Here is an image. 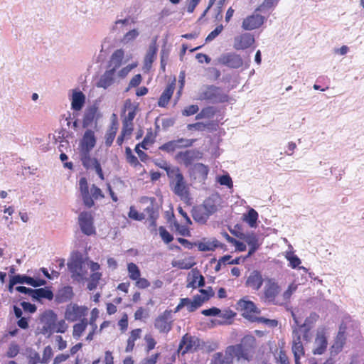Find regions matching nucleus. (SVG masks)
<instances>
[{
  "mask_svg": "<svg viewBox=\"0 0 364 364\" xmlns=\"http://www.w3.org/2000/svg\"><path fill=\"white\" fill-rule=\"evenodd\" d=\"M168 178L173 192L181 200H188L190 199L189 186L179 168L177 167L173 171H169Z\"/></svg>",
  "mask_w": 364,
  "mask_h": 364,
  "instance_id": "nucleus-1",
  "label": "nucleus"
},
{
  "mask_svg": "<svg viewBox=\"0 0 364 364\" xmlns=\"http://www.w3.org/2000/svg\"><path fill=\"white\" fill-rule=\"evenodd\" d=\"M198 99L207 100L211 103H223L228 101L229 97L223 90L215 85H204L199 92Z\"/></svg>",
  "mask_w": 364,
  "mask_h": 364,
  "instance_id": "nucleus-2",
  "label": "nucleus"
},
{
  "mask_svg": "<svg viewBox=\"0 0 364 364\" xmlns=\"http://www.w3.org/2000/svg\"><path fill=\"white\" fill-rule=\"evenodd\" d=\"M68 268L73 280L82 282L87 279L89 264L82 257L72 258L68 263Z\"/></svg>",
  "mask_w": 364,
  "mask_h": 364,
  "instance_id": "nucleus-3",
  "label": "nucleus"
},
{
  "mask_svg": "<svg viewBox=\"0 0 364 364\" xmlns=\"http://www.w3.org/2000/svg\"><path fill=\"white\" fill-rule=\"evenodd\" d=\"M44 318L46 319V326L43 328L47 332L65 333L68 328V324L63 319L55 323L57 316L53 311L46 312Z\"/></svg>",
  "mask_w": 364,
  "mask_h": 364,
  "instance_id": "nucleus-4",
  "label": "nucleus"
},
{
  "mask_svg": "<svg viewBox=\"0 0 364 364\" xmlns=\"http://www.w3.org/2000/svg\"><path fill=\"white\" fill-rule=\"evenodd\" d=\"M253 353L247 348L237 344L228 346L225 350V355L223 356V358L230 359V364H232L234 357H236L237 360L244 359L250 360L252 358Z\"/></svg>",
  "mask_w": 364,
  "mask_h": 364,
  "instance_id": "nucleus-5",
  "label": "nucleus"
},
{
  "mask_svg": "<svg viewBox=\"0 0 364 364\" xmlns=\"http://www.w3.org/2000/svg\"><path fill=\"white\" fill-rule=\"evenodd\" d=\"M172 311L166 310L159 315L154 321V327L160 333H167L172 328Z\"/></svg>",
  "mask_w": 364,
  "mask_h": 364,
  "instance_id": "nucleus-6",
  "label": "nucleus"
},
{
  "mask_svg": "<svg viewBox=\"0 0 364 364\" xmlns=\"http://www.w3.org/2000/svg\"><path fill=\"white\" fill-rule=\"evenodd\" d=\"M87 312V307L70 303L66 306L64 315L65 319L74 322L85 316Z\"/></svg>",
  "mask_w": 364,
  "mask_h": 364,
  "instance_id": "nucleus-7",
  "label": "nucleus"
},
{
  "mask_svg": "<svg viewBox=\"0 0 364 364\" xmlns=\"http://www.w3.org/2000/svg\"><path fill=\"white\" fill-rule=\"evenodd\" d=\"M78 223L81 231L87 235L95 233V228L93 225V217L91 213L83 211L78 217Z\"/></svg>",
  "mask_w": 364,
  "mask_h": 364,
  "instance_id": "nucleus-8",
  "label": "nucleus"
},
{
  "mask_svg": "<svg viewBox=\"0 0 364 364\" xmlns=\"http://www.w3.org/2000/svg\"><path fill=\"white\" fill-rule=\"evenodd\" d=\"M219 63L228 68L237 69L244 65V60L241 56L235 53H228L223 54L218 58Z\"/></svg>",
  "mask_w": 364,
  "mask_h": 364,
  "instance_id": "nucleus-9",
  "label": "nucleus"
},
{
  "mask_svg": "<svg viewBox=\"0 0 364 364\" xmlns=\"http://www.w3.org/2000/svg\"><path fill=\"white\" fill-rule=\"evenodd\" d=\"M280 291V287L278 284L272 279H269L266 281L264 294L265 299L269 302H272L274 304H282L280 301L276 300V297Z\"/></svg>",
  "mask_w": 364,
  "mask_h": 364,
  "instance_id": "nucleus-10",
  "label": "nucleus"
},
{
  "mask_svg": "<svg viewBox=\"0 0 364 364\" xmlns=\"http://www.w3.org/2000/svg\"><path fill=\"white\" fill-rule=\"evenodd\" d=\"M194 141V139L181 138L164 144L159 147V149L168 153H171L178 149L190 147L193 145Z\"/></svg>",
  "mask_w": 364,
  "mask_h": 364,
  "instance_id": "nucleus-11",
  "label": "nucleus"
},
{
  "mask_svg": "<svg viewBox=\"0 0 364 364\" xmlns=\"http://www.w3.org/2000/svg\"><path fill=\"white\" fill-rule=\"evenodd\" d=\"M202 153L196 149L186 150L185 151L178 152L175 159L180 163H183L185 166L188 167L195 160L202 158Z\"/></svg>",
  "mask_w": 364,
  "mask_h": 364,
  "instance_id": "nucleus-12",
  "label": "nucleus"
},
{
  "mask_svg": "<svg viewBox=\"0 0 364 364\" xmlns=\"http://www.w3.org/2000/svg\"><path fill=\"white\" fill-rule=\"evenodd\" d=\"M96 141L94 131L87 129L80 141L78 151H92L95 146Z\"/></svg>",
  "mask_w": 364,
  "mask_h": 364,
  "instance_id": "nucleus-13",
  "label": "nucleus"
},
{
  "mask_svg": "<svg viewBox=\"0 0 364 364\" xmlns=\"http://www.w3.org/2000/svg\"><path fill=\"white\" fill-rule=\"evenodd\" d=\"M198 345V339L196 337L186 334L180 342L178 350L183 355L196 350Z\"/></svg>",
  "mask_w": 364,
  "mask_h": 364,
  "instance_id": "nucleus-14",
  "label": "nucleus"
},
{
  "mask_svg": "<svg viewBox=\"0 0 364 364\" xmlns=\"http://www.w3.org/2000/svg\"><path fill=\"white\" fill-rule=\"evenodd\" d=\"M254 42V36L250 33H245L235 38L233 46L236 50H244L250 47Z\"/></svg>",
  "mask_w": 364,
  "mask_h": 364,
  "instance_id": "nucleus-15",
  "label": "nucleus"
},
{
  "mask_svg": "<svg viewBox=\"0 0 364 364\" xmlns=\"http://www.w3.org/2000/svg\"><path fill=\"white\" fill-rule=\"evenodd\" d=\"M293 341L291 350L294 357L301 358L304 355L303 344L301 341L299 329L294 328L292 332Z\"/></svg>",
  "mask_w": 364,
  "mask_h": 364,
  "instance_id": "nucleus-16",
  "label": "nucleus"
},
{
  "mask_svg": "<svg viewBox=\"0 0 364 364\" xmlns=\"http://www.w3.org/2000/svg\"><path fill=\"white\" fill-rule=\"evenodd\" d=\"M264 18L259 14H253L245 18L242 27L245 30L251 31L261 26L264 23Z\"/></svg>",
  "mask_w": 364,
  "mask_h": 364,
  "instance_id": "nucleus-17",
  "label": "nucleus"
},
{
  "mask_svg": "<svg viewBox=\"0 0 364 364\" xmlns=\"http://www.w3.org/2000/svg\"><path fill=\"white\" fill-rule=\"evenodd\" d=\"M79 188L84 205L88 208L92 207L95 203L90 195L89 187L85 178L82 177L80 179Z\"/></svg>",
  "mask_w": 364,
  "mask_h": 364,
  "instance_id": "nucleus-18",
  "label": "nucleus"
},
{
  "mask_svg": "<svg viewBox=\"0 0 364 364\" xmlns=\"http://www.w3.org/2000/svg\"><path fill=\"white\" fill-rule=\"evenodd\" d=\"M124 57V50H116L110 57V59L108 62L107 69L112 70L114 73H116L117 69H118L122 65Z\"/></svg>",
  "mask_w": 364,
  "mask_h": 364,
  "instance_id": "nucleus-19",
  "label": "nucleus"
},
{
  "mask_svg": "<svg viewBox=\"0 0 364 364\" xmlns=\"http://www.w3.org/2000/svg\"><path fill=\"white\" fill-rule=\"evenodd\" d=\"M71 92V109L74 111H80L85 103V95L77 90H72Z\"/></svg>",
  "mask_w": 364,
  "mask_h": 364,
  "instance_id": "nucleus-20",
  "label": "nucleus"
},
{
  "mask_svg": "<svg viewBox=\"0 0 364 364\" xmlns=\"http://www.w3.org/2000/svg\"><path fill=\"white\" fill-rule=\"evenodd\" d=\"M314 344L315 348L313 350L314 354L321 355L326 351L328 341L323 331H318Z\"/></svg>",
  "mask_w": 364,
  "mask_h": 364,
  "instance_id": "nucleus-21",
  "label": "nucleus"
},
{
  "mask_svg": "<svg viewBox=\"0 0 364 364\" xmlns=\"http://www.w3.org/2000/svg\"><path fill=\"white\" fill-rule=\"evenodd\" d=\"M74 296L73 287L70 286H65L57 291L55 296V301L58 304L65 303L70 301Z\"/></svg>",
  "mask_w": 364,
  "mask_h": 364,
  "instance_id": "nucleus-22",
  "label": "nucleus"
},
{
  "mask_svg": "<svg viewBox=\"0 0 364 364\" xmlns=\"http://www.w3.org/2000/svg\"><path fill=\"white\" fill-rule=\"evenodd\" d=\"M115 73L112 70H107L100 77L96 86L103 89H107L112 86L115 81Z\"/></svg>",
  "mask_w": 364,
  "mask_h": 364,
  "instance_id": "nucleus-23",
  "label": "nucleus"
},
{
  "mask_svg": "<svg viewBox=\"0 0 364 364\" xmlns=\"http://www.w3.org/2000/svg\"><path fill=\"white\" fill-rule=\"evenodd\" d=\"M157 50L158 48L156 46V41L154 40L149 44L148 51L144 58V70H146L148 71L151 68V64L156 58Z\"/></svg>",
  "mask_w": 364,
  "mask_h": 364,
  "instance_id": "nucleus-24",
  "label": "nucleus"
},
{
  "mask_svg": "<svg viewBox=\"0 0 364 364\" xmlns=\"http://www.w3.org/2000/svg\"><path fill=\"white\" fill-rule=\"evenodd\" d=\"M90 152L91 151H78L79 159L86 169H92L99 163L95 158L91 157Z\"/></svg>",
  "mask_w": 364,
  "mask_h": 364,
  "instance_id": "nucleus-25",
  "label": "nucleus"
},
{
  "mask_svg": "<svg viewBox=\"0 0 364 364\" xmlns=\"http://www.w3.org/2000/svg\"><path fill=\"white\" fill-rule=\"evenodd\" d=\"M263 284V278L258 271H253L250 273L246 281V285L254 290H259Z\"/></svg>",
  "mask_w": 364,
  "mask_h": 364,
  "instance_id": "nucleus-26",
  "label": "nucleus"
},
{
  "mask_svg": "<svg viewBox=\"0 0 364 364\" xmlns=\"http://www.w3.org/2000/svg\"><path fill=\"white\" fill-rule=\"evenodd\" d=\"M220 201V198L217 195H213L205 199L201 205L204 210L210 216L218 210V205Z\"/></svg>",
  "mask_w": 364,
  "mask_h": 364,
  "instance_id": "nucleus-27",
  "label": "nucleus"
},
{
  "mask_svg": "<svg viewBox=\"0 0 364 364\" xmlns=\"http://www.w3.org/2000/svg\"><path fill=\"white\" fill-rule=\"evenodd\" d=\"M175 90L174 84H169L161 95L159 101L158 106L160 107H166L168 104Z\"/></svg>",
  "mask_w": 364,
  "mask_h": 364,
  "instance_id": "nucleus-28",
  "label": "nucleus"
},
{
  "mask_svg": "<svg viewBox=\"0 0 364 364\" xmlns=\"http://www.w3.org/2000/svg\"><path fill=\"white\" fill-rule=\"evenodd\" d=\"M99 117V113L97 108L92 107L89 108L85 113L82 125L83 127H87L90 126L93 122H96Z\"/></svg>",
  "mask_w": 364,
  "mask_h": 364,
  "instance_id": "nucleus-29",
  "label": "nucleus"
},
{
  "mask_svg": "<svg viewBox=\"0 0 364 364\" xmlns=\"http://www.w3.org/2000/svg\"><path fill=\"white\" fill-rule=\"evenodd\" d=\"M53 293L48 287L33 289L31 298L36 301H41L42 299L52 300L53 299Z\"/></svg>",
  "mask_w": 364,
  "mask_h": 364,
  "instance_id": "nucleus-30",
  "label": "nucleus"
},
{
  "mask_svg": "<svg viewBox=\"0 0 364 364\" xmlns=\"http://www.w3.org/2000/svg\"><path fill=\"white\" fill-rule=\"evenodd\" d=\"M208 172V167L201 163L194 164L191 169V175H193L195 178H201L202 179H205L206 178Z\"/></svg>",
  "mask_w": 364,
  "mask_h": 364,
  "instance_id": "nucleus-31",
  "label": "nucleus"
},
{
  "mask_svg": "<svg viewBox=\"0 0 364 364\" xmlns=\"http://www.w3.org/2000/svg\"><path fill=\"white\" fill-rule=\"evenodd\" d=\"M192 217L196 222L204 224L206 223L210 215L201 205H199L193 208L192 210Z\"/></svg>",
  "mask_w": 364,
  "mask_h": 364,
  "instance_id": "nucleus-32",
  "label": "nucleus"
},
{
  "mask_svg": "<svg viewBox=\"0 0 364 364\" xmlns=\"http://www.w3.org/2000/svg\"><path fill=\"white\" fill-rule=\"evenodd\" d=\"M198 247L200 251H213L218 247H221L220 242L215 238L209 240H203L198 243Z\"/></svg>",
  "mask_w": 364,
  "mask_h": 364,
  "instance_id": "nucleus-33",
  "label": "nucleus"
},
{
  "mask_svg": "<svg viewBox=\"0 0 364 364\" xmlns=\"http://www.w3.org/2000/svg\"><path fill=\"white\" fill-rule=\"evenodd\" d=\"M199 303L194 302L188 298L181 299L180 303L175 309V312L179 311L182 308L186 307L189 312H193L198 308Z\"/></svg>",
  "mask_w": 364,
  "mask_h": 364,
  "instance_id": "nucleus-34",
  "label": "nucleus"
},
{
  "mask_svg": "<svg viewBox=\"0 0 364 364\" xmlns=\"http://www.w3.org/2000/svg\"><path fill=\"white\" fill-rule=\"evenodd\" d=\"M346 343V336L344 332L339 331L336 338L335 342L331 347V353L338 354L341 351Z\"/></svg>",
  "mask_w": 364,
  "mask_h": 364,
  "instance_id": "nucleus-35",
  "label": "nucleus"
},
{
  "mask_svg": "<svg viewBox=\"0 0 364 364\" xmlns=\"http://www.w3.org/2000/svg\"><path fill=\"white\" fill-rule=\"evenodd\" d=\"M232 234H234L237 237H240V239H242L245 240L249 247H259L260 244L259 243V240L255 234H236L235 231L231 232Z\"/></svg>",
  "mask_w": 364,
  "mask_h": 364,
  "instance_id": "nucleus-36",
  "label": "nucleus"
},
{
  "mask_svg": "<svg viewBox=\"0 0 364 364\" xmlns=\"http://www.w3.org/2000/svg\"><path fill=\"white\" fill-rule=\"evenodd\" d=\"M124 109H128V113L124 117L123 121L129 123H132V121L134 119L136 114V107L132 105L130 100H127L124 102Z\"/></svg>",
  "mask_w": 364,
  "mask_h": 364,
  "instance_id": "nucleus-37",
  "label": "nucleus"
},
{
  "mask_svg": "<svg viewBox=\"0 0 364 364\" xmlns=\"http://www.w3.org/2000/svg\"><path fill=\"white\" fill-rule=\"evenodd\" d=\"M205 285L204 277L197 272H193L192 280L187 284L188 288L196 289L197 287H203Z\"/></svg>",
  "mask_w": 364,
  "mask_h": 364,
  "instance_id": "nucleus-38",
  "label": "nucleus"
},
{
  "mask_svg": "<svg viewBox=\"0 0 364 364\" xmlns=\"http://www.w3.org/2000/svg\"><path fill=\"white\" fill-rule=\"evenodd\" d=\"M238 305L240 307L245 311L243 315L245 317H247V316L245 315V313H258L257 308L255 304L250 301H245L244 299H241L238 301Z\"/></svg>",
  "mask_w": 364,
  "mask_h": 364,
  "instance_id": "nucleus-39",
  "label": "nucleus"
},
{
  "mask_svg": "<svg viewBox=\"0 0 364 364\" xmlns=\"http://www.w3.org/2000/svg\"><path fill=\"white\" fill-rule=\"evenodd\" d=\"M285 258L289 262V266L295 269L299 267V269H304L305 272L307 269L304 267H299V264L301 263V259L295 255L291 251L287 252L285 254Z\"/></svg>",
  "mask_w": 364,
  "mask_h": 364,
  "instance_id": "nucleus-40",
  "label": "nucleus"
},
{
  "mask_svg": "<svg viewBox=\"0 0 364 364\" xmlns=\"http://www.w3.org/2000/svg\"><path fill=\"white\" fill-rule=\"evenodd\" d=\"M141 330L140 328H136L131 332V335L127 340V345L125 349V351L129 353L133 350L134 347V342L136 340L140 338Z\"/></svg>",
  "mask_w": 364,
  "mask_h": 364,
  "instance_id": "nucleus-41",
  "label": "nucleus"
},
{
  "mask_svg": "<svg viewBox=\"0 0 364 364\" xmlns=\"http://www.w3.org/2000/svg\"><path fill=\"white\" fill-rule=\"evenodd\" d=\"M117 129V123L113 122L105 134V144L107 146H110L112 145L115 138Z\"/></svg>",
  "mask_w": 364,
  "mask_h": 364,
  "instance_id": "nucleus-42",
  "label": "nucleus"
},
{
  "mask_svg": "<svg viewBox=\"0 0 364 364\" xmlns=\"http://www.w3.org/2000/svg\"><path fill=\"white\" fill-rule=\"evenodd\" d=\"M239 345L254 353L256 346V338L252 335H247L242 338Z\"/></svg>",
  "mask_w": 364,
  "mask_h": 364,
  "instance_id": "nucleus-43",
  "label": "nucleus"
},
{
  "mask_svg": "<svg viewBox=\"0 0 364 364\" xmlns=\"http://www.w3.org/2000/svg\"><path fill=\"white\" fill-rule=\"evenodd\" d=\"M257 219H258V213L253 208H250L247 214L244 215V220L247 223H248V225L251 228H255L256 227Z\"/></svg>",
  "mask_w": 364,
  "mask_h": 364,
  "instance_id": "nucleus-44",
  "label": "nucleus"
},
{
  "mask_svg": "<svg viewBox=\"0 0 364 364\" xmlns=\"http://www.w3.org/2000/svg\"><path fill=\"white\" fill-rule=\"evenodd\" d=\"M87 326V320L86 318L81 319L80 322L76 323L73 326V336L74 338H79L85 331Z\"/></svg>",
  "mask_w": 364,
  "mask_h": 364,
  "instance_id": "nucleus-45",
  "label": "nucleus"
},
{
  "mask_svg": "<svg viewBox=\"0 0 364 364\" xmlns=\"http://www.w3.org/2000/svg\"><path fill=\"white\" fill-rule=\"evenodd\" d=\"M139 36V31L136 28L132 29L124 34L121 38L123 44H127L134 41Z\"/></svg>",
  "mask_w": 364,
  "mask_h": 364,
  "instance_id": "nucleus-46",
  "label": "nucleus"
},
{
  "mask_svg": "<svg viewBox=\"0 0 364 364\" xmlns=\"http://www.w3.org/2000/svg\"><path fill=\"white\" fill-rule=\"evenodd\" d=\"M127 270L129 273V277L132 280L135 281L136 279H139V277L141 276V272L138 266L133 262L128 264Z\"/></svg>",
  "mask_w": 364,
  "mask_h": 364,
  "instance_id": "nucleus-47",
  "label": "nucleus"
},
{
  "mask_svg": "<svg viewBox=\"0 0 364 364\" xmlns=\"http://www.w3.org/2000/svg\"><path fill=\"white\" fill-rule=\"evenodd\" d=\"M214 124L213 123L205 124L203 122H196L194 124H189L187 126L188 130L195 129L196 131L202 132L208 129L209 130L213 129L212 127Z\"/></svg>",
  "mask_w": 364,
  "mask_h": 364,
  "instance_id": "nucleus-48",
  "label": "nucleus"
},
{
  "mask_svg": "<svg viewBox=\"0 0 364 364\" xmlns=\"http://www.w3.org/2000/svg\"><path fill=\"white\" fill-rule=\"evenodd\" d=\"M101 277H102V274L100 272L92 273L90 277V281L87 284V289L90 291L96 289Z\"/></svg>",
  "mask_w": 364,
  "mask_h": 364,
  "instance_id": "nucleus-49",
  "label": "nucleus"
},
{
  "mask_svg": "<svg viewBox=\"0 0 364 364\" xmlns=\"http://www.w3.org/2000/svg\"><path fill=\"white\" fill-rule=\"evenodd\" d=\"M14 279L12 284H26L28 285L32 284L33 278L26 275L17 274L12 277Z\"/></svg>",
  "mask_w": 364,
  "mask_h": 364,
  "instance_id": "nucleus-50",
  "label": "nucleus"
},
{
  "mask_svg": "<svg viewBox=\"0 0 364 364\" xmlns=\"http://www.w3.org/2000/svg\"><path fill=\"white\" fill-rule=\"evenodd\" d=\"M297 289V285L295 284H291L288 289L283 293L282 294V301H280L282 304L289 301L292 294L295 292Z\"/></svg>",
  "mask_w": 364,
  "mask_h": 364,
  "instance_id": "nucleus-51",
  "label": "nucleus"
},
{
  "mask_svg": "<svg viewBox=\"0 0 364 364\" xmlns=\"http://www.w3.org/2000/svg\"><path fill=\"white\" fill-rule=\"evenodd\" d=\"M252 321L264 323L266 326L271 327V328H274V327L277 326V325H278L277 320L269 319V318H266L264 317H256V318H255V319H252Z\"/></svg>",
  "mask_w": 364,
  "mask_h": 364,
  "instance_id": "nucleus-52",
  "label": "nucleus"
},
{
  "mask_svg": "<svg viewBox=\"0 0 364 364\" xmlns=\"http://www.w3.org/2000/svg\"><path fill=\"white\" fill-rule=\"evenodd\" d=\"M128 23H129L128 18L117 20L114 22V24L112 26L111 30L113 33L123 31H124L123 26L125 25H127Z\"/></svg>",
  "mask_w": 364,
  "mask_h": 364,
  "instance_id": "nucleus-53",
  "label": "nucleus"
},
{
  "mask_svg": "<svg viewBox=\"0 0 364 364\" xmlns=\"http://www.w3.org/2000/svg\"><path fill=\"white\" fill-rule=\"evenodd\" d=\"M195 264L191 260L182 259L173 263V267H177L181 269H189Z\"/></svg>",
  "mask_w": 364,
  "mask_h": 364,
  "instance_id": "nucleus-54",
  "label": "nucleus"
},
{
  "mask_svg": "<svg viewBox=\"0 0 364 364\" xmlns=\"http://www.w3.org/2000/svg\"><path fill=\"white\" fill-rule=\"evenodd\" d=\"M159 234L163 241L168 244L173 240V237L163 226L159 227Z\"/></svg>",
  "mask_w": 364,
  "mask_h": 364,
  "instance_id": "nucleus-55",
  "label": "nucleus"
},
{
  "mask_svg": "<svg viewBox=\"0 0 364 364\" xmlns=\"http://www.w3.org/2000/svg\"><path fill=\"white\" fill-rule=\"evenodd\" d=\"M53 355V349L50 346L45 347L41 359V363H47Z\"/></svg>",
  "mask_w": 364,
  "mask_h": 364,
  "instance_id": "nucleus-56",
  "label": "nucleus"
},
{
  "mask_svg": "<svg viewBox=\"0 0 364 364\" xmlns=\"http://www.w3.org/2000/svg\"><path fill=\"white\" fill-rule=\"evenodd\" d=\"M28 364H37L38 363H41V359L40 355L36 350H30L28 355Z\"/></svg>",
  "mask_w": 364,
  "mask_h": 364,
  "instance_id": "nucleus-57",
  "label": "nucleus"
},
{
  "mask_svg": "<svg viewBox=\"0 0 364 364\" xmlns=\"http://www.w3.org/2000/svg\"><path fill=\"white\" fill-rule=\"evenodd\" d=\"M223 30V26H218L212 32H210L205 38L206 42H210L214 40Z\"/></svg>",
  "mask_w": 364,
  "mask_h": 364,
  "instance_id": "nucleus-58",
  "label": "nucleus"
},
{
  "mask_svg": "<svg viewBox=\"0 0 364 364\" xmlns=\"http://www.w3.org/2000/svg\"><path fill=\"white\" fill-rule=\"evenodd\" d=\"M129 217L132 219L139 221H141L145 218L144 213H139L138 211L135 210L132 206L130 207Z\"/></svg>",
  "mask_w": 364,
  "mask_h": 364,
  "instance_id": "nucleus-59",
  "label": "nucleus"
},
{
  "mask_svg": "<svg viewBox=\"0 0 364 364\" xmlns=\"http://www.w3.org/2000/svg\"><path fill=\"white\" fill-rule=\"evenodd\" d=\"M18 352L19 346L17 344L12 343L10 344L8 351L6 352V356L11 358H14L17 355Z\"/></svg>",
  "mask_w": 364,
  "mask_h": 364,
  "instance_id": "nucleus-60",
  "label": "nucleus"
},
{
  "mask_svg": "<svg viewBox=\"0 0 364 364\" xmlns=\"http://www.w3.org/2000/svg\"><path fill=\"white\" fill-rule=\"evenodd\" d=\"M199 110V107L196 105H191L186 107L183 111L182 114L184 116H191L196 114Z\"/></svg>",
  "mask_w": 364,
  "mask_h": 364,
  "instance_id": "nucleus-61",
  "label": "nucleus"
},
{
  "mask_svg": "<svg viewBox=\"0 0 364 364\" xmlns=\"http://www.w3.org/2000/svg\"><path fill=\"white\" fill-rule=\"evenodd\" d=\"M211 364H230V360L228 358H223L222 353H216Z\"/></svg>",
  "mask_w": 364,
  "mask_h": 364,
  "instance_id": "nucleus-62",
  "label": "nucleus"
},
{
  "mask_svg": "<svg viewBox=\"0 0 364 364\" xmlns=\"http://www.w3.org/2000/svg\"><path fill=\"white\" fill-rule=\"evenodd\" d=\"M90 191H91V195H92L91 197L92 199L94 198L95 200H97L99 198H104L102 191H101V189L100 188H98L95 185L92 186Z\"/></svg>",
  "mask_w": 364,
  "mask_h": 364,
  "instance_id": "nucleus-63",
  "label": "nucleus"
},
{
  "mask_svg": "<svg viewBox=\"0 0 364 364\" xmlns=\"http://www.w3.org/2000/svg\"><path fill=\"white\" fill-rule=\"evenodd\" d=\"M145 213L148 215V219L154 218L157 219L159 217L158 212L154 209V205L151 204L147 206L144 210Z\"/></svg>",
  "mask_w": 364,
  "mask_h": 364,
  "instance_id": "nucleus-64",
  "label": "nucleus"
}]
</instances>
